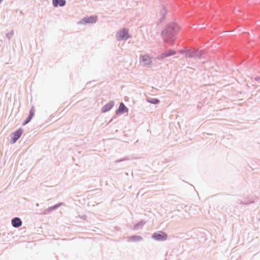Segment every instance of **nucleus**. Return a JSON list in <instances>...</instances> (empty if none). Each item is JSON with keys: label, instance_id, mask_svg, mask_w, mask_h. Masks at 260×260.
<instances>
[{"label": "nucleus", "instance_id": "13", "mask_svg": "<svg viewBox=\"0 0 260 260\" xmlns=\"http://www.w3.org/2000/svg\"><path fill=\"white\" fill-rule=\"evenodd\" d=\"M112 107H113V104L111 103H109V104L106 105L103 108L102 110L103 112H106L107 111L110 110Z\"/></svg>", "mask_w": 260, "mask_h": 260}, {"label": "nucleus", "instance_id": "12", "mask_svg": "<svg viewBox=\"0 0 260 260\" xmlns=\"http://www.w3.org/2000/svg\"><path fill=\"white\" fill-rule=\"evenodd\" d=\"M34 114H35V111L33 109H31V110L30 111L29 116L28 117V118H27V120L25 121V122L23 123L24 125L28 123L30 121V120L34 116Z\"/></svg>", "mask_w": 260, "mask_h": 260}, {"label": "nucleus", "instance_id": "7", "mask_svg": "<svg viewBox=\"0 0 260 260\" xmlns=\"http://www.w3.org/2000/svg\"><path fill=\"white\" fill-rule=\"evenodd\" d=\"M22 134V129L21 128L18 129L13 133V137H12L13 143H15L21 137Z\"/></svg>", "mask_w": 260, "mask_h": 260}, {"label": "nucleus", "instance_id": "9", "mask_svg": "<svg viewBox=\"0 0 260 260\" xmlns=\"http://www.w3.org/2000/svg\"><path fill=\"white\" fill-rule=\"evenodd\" d=\"M12 224L13 226L18 228L21 225L22 221L20 218L16 217L12 219Z\"/></svg>", "mask_w": 260, "mask_h": 260}, {"label": "nucleus", "instance_id": "15", "mask_svg": "<svg viewBox=\"0 0 260 260\" xmlns=\"http://www.w3.org/2000/svg\"><path fill=\"white\" fill-rule=\"evenodd\" d=\"M148 101L149 103L154 104H157L159 102V100L157 99H152L148 100Z\"/></svg>", "mask_w": 260, "mask_h": 260}, {"label": "nucleus", "instance_id": "5", "mask_svg": "<svg viewBox=\"0 0 260 260\" xmlns=\"http://www.w3.org/2000/svg\"><path fill=\"white\" fill-rule=\"evenodd\" d=\"M153 238L157 240H165L167 238V235L164 233L161 232L160 233H154L153 236Z\"/></svg>", "mask_w": 260, "mask_h": 260}, {"label": "nucleus", "instance_id": "4", "mask_svg": "<svg viewBox=\"0 0 260 260\" xmlns=\"http://www.w3.org/2000/svg\"><path fill=\"white\" fill-rule=\"evenodd\" d=\"M176 54V52L172 50H167L164 53L160 54L158 57V58L159 59H164L166 57H169L171 55H174Z\"/></svg>", "mask_w": 260, "mask_h": 260}, {"label": "nucleus", "instance_id": "11", "mask_svg": "<svg viewBox=\"0 0 260 260\" xmlns=\"http://www.w3.org/2000/svg\"><path fill=\"white\" fill-rule=\"evenodd\" d=\"M118 111L121 113H125L127 112L128 109L123 103H121L119 105Z\"/></svg>", "mask_w": 260, "mask_h": 260}, {"label": "nucleus", "instance_id": "1", "mask_svg": "<svg viewBox=\"0 0 260 260\" xmlns=\"http://www.w3.org/2000/svg\"><path fill=\"white\" fill-rule=\"evenodd\" d=\"M181 29L179 25L172 23L167 26L162 32V35L166 42H169L175 40L177 32Z\"/></svg>", "mask_w": 260, "mask_h": 260}, {"label": "nucleus", "instance_id": "6", "mask_svg": "<svg viewBox=\"0 0 260 260\" xmlns=\"http://www.w3.org/2000/svg\"><path fill=\"white\" fill-rule=\"evenodd\" d=\"M97 20V17L96 16L85 17L81 21L82 23H95Z\"/></svg>", "mask_w": 260, "mask_h": 260}, {"label": "nucleus", "instance_id": "8", "mask_svg": "<svg viewBox=\"0 0 260 260\" xmlns=\"http://www.w3.org/2000/svg\"><path fill=\"white\" fill-rule=\"evenodd\" d=\"M141 60L144 65H150L151 63L150 57L147 55H144L141 56Z\"/></svg>", "mask_w": 260, "mask_h": 260}, {"label": "nucleus", "instance_id": "2", "mask_svg": "<svg viewBox=\"0 0 260 260\" xmlns=\"http://www.w3.org/2000/svg\"><path fill=\"white\" fill-rule=\"evenodd\" d=\"M157 14L158 15V18L162 19L164 18L165 15L167 13L166 8L164 6H159L156 9Z\"/></svg>", "mask_w": 260, "mask_h": 260}, {"label": "nucleus", "instance_id": "14", "mask_svg": "<svg viewBox=\"0 0 260 260\" xmlns=\"http://www.w3.org/2000/svg\"><path fill=\"white\" fill-rule=\"evenodd\" d=\"M129 239L133 241H138L142 239V238L140 236H133L129 238Z\"/></svg>", "mask_w": 260, "mask_h": 260}, {"label": "nucleus", "instance_id": "10", "mask_svg": "<svg viewBox=\"0 0 260 260\" xmlns=\"http://www.w3.org/2000/svg\"><path fill=\"white\" fill-rule=\"evenodd\" d=\"M65 4V0H53V4L54 7H57V6H63Z\"/></svg>", "mask_w": 260, "mask_h": 260}, {"label": "nucleus", "instance_id": "3", "mask_svg": "<svg viewBox=\"0 0 260 260\" xmlns=\"http://www.w3.org/2000/svg\"><path fill=\"white\" fill-rule=\"evenodd\" d=\"M129 38L128 31L125 29L119 31L117 34V38L119 40L126 39Z\"/></svg>", "mask_w": 260, "mask_h": 260}]
</instances>
